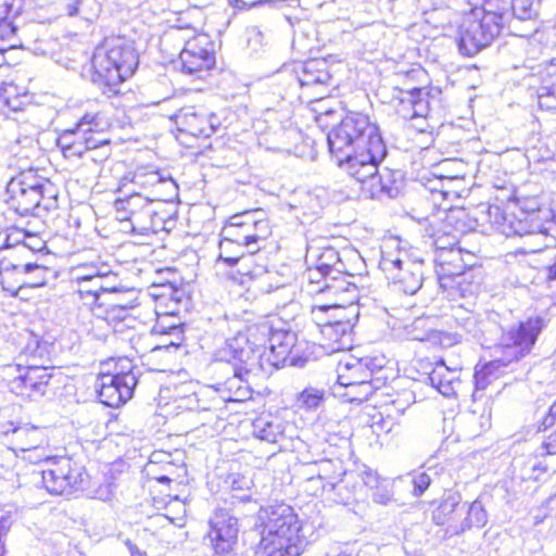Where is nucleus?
Listing matches in <instances>:
<instances>
[{
	"label": "nucleus",
	"mask_w": 556,
	"mask_h": 556,
	"mask_svg": "<svg viewBox=\"0 0 556 556\" xmlns=\"http://www.w3.org/2000/svg\"><path fill=\"white\" fill-rule=\"evenodd\" d=\"M116 280H117V275L113 273L112 267L110 266V273L106 274L105 276L101 277L100 285L103 286V288L101 289V296L104 294L113 295V294L121 292V290L118 289V287L115 283Z\"/></svg>",
	"instance_id": "052dcab7"
},
{
	"label": "nucleus",
	"mask_w": 556,
	"mask_h": 556,
	"mask_svg": "<svg viewBox=\"0 0 556 556\" xmlns=\"http://www.w3.org/2000/svg\"><path fill=\"white\" fill-rule=\"evenodd\" d=\"M394 94L393 101L397 114L404 119H413V108L416 97V88L410 90H397Z\"/></svg>",
	"instance_id": "49530a36"
},
{
	"label": "nucleus",
	"mask_w": 556,
	"mask_h": 556,
	"mask_svg": "<svg viewBox=\"0 0 556 556\" xmlns=\"http://www.w3.org/2000/svg\"><path fill=\"white\" fill-rule=\"evenodd\" d=\"M104 303H99L93 307V314L108 323L114 332L123 333L125 329H132L137 323L136 318L130 314L135 305L128 302L111 301L106 304V308L102 309Z\"/></svg>",
	"instance_id": "4be33fe9"
},
{
	"label": "nucleus",
	"mask_w": 556,
	"mask_h": 556,
	"mask_svg": "<svg viewBox=\"0 0 556 556\" xmlns=\"http://www.w3.org/2000/svg\"><path fill=\"white\" fill-rule=\"evenodd\" d=\"M25 458L33 463L45 460L46 468L34 470L36 482H41L51 494H71L84 488L88 475L85 468L67 456L50 457L39 448L26 451Z\"/></svg>",
	"instance_id": "39448f33"
},
{
	"label": "nucleus",
	"mask_w": 556,
	"mask_h": 556,
	"mask_svg": "<svg viewBox=\"0 0 556 556\" xmlns=\"http://www.w3.org/2000/svg\"><path fill=\"white\" fill-rule=\"evenodd\" d=\"M109 273L110 265L106 263L92 262L77 265L74 269V274L78 285V291H90L86 282L96 277H103Z\"/></svg>",
	"instance_id": "58836bf2"
},
{
	"label": "nucleus",
	"mask_w": 556,
	"mask_h": 556,
	"mask_svg": "<svg viewBox=\"0 0 556 556\" xmlns=\"http://www.w3.org/2000/svg\"><path fill=\"white\" fill-rule=\"evenodd\" d=\"M539 0H510L511 25L516 21H530L538 15Z\"/></svg>",
	"instance_id": "79ce46f5"
},
{
	"label": "nucleus",
	"mask_w": 556,
	"mask_h": 556,
	"mask_svg": "<svg viewBox=\"0 0 556 556\" xmlns=\"http://www.w3.org/2000/svg\"><path fill=\"white\" fill-rule=\"evenodd\" d=\"M354 278L345 269L326 278V282L317 292L324 294L329 302L354 305L358 301V288L350 279Z\"/></svg>",
	"instance_id": "aec40b11"
},
{
	"label": "nucleus",
	"mask_w": 556,
	"mask_h": 556,
	"mask_svg": "<svg viewBox=\"0 0 556 556\" xmlns=\"http://www.w3.org/2000/svg\"><path fill=\"white\" fill-rule=\"evenodd\" d=\"M247 253H241V257L231 266L240 276V283H245L247 280L262 278L267 274L264 257L258 254L261 247L255 249H247Z\"/></svg>",
	"instance_id": "bb28decb"
},
{
	"label": "nucleus",
	"mask_w": 556,
	"mask_h": 556,
	"mask_svg": "<svg viewBox=\"0 0 556 556\" xmlns=\"http://www.w3.org/2000/svg\"><path fill=\"white\" fill-rule=\"evenodd\" d=\"M321 311L313 313V323L319 329L321 334L320 345L327 354H333L340 351H348L353 345V328L355 323L344 320L339 325H326Z\"/></svg>",
	"instance_id": "f3484780"
},
{
	"label": "nucleus",
	"mask_w": 556,
	"mask_h": 556,
	"mask_svg": "<svg viewBox=\"0 0 556 556\" xmlns=\"http://www.w3.org/2000/svg\"><path fill=\"white\" fill-rule=\"evenodd\" d=\"M289 75L292 78L290 87L302 89L309 101L321 99L329 91L332 83V75L325 59H311L296 63Z\"/></svg>",
	"instance_id": "9d476101"
},
{
	"label": "nucleus",
	"mask_w": 556,
	"mask_h": 556,
	"mask_svg": "<svg viewBox=\"0 0 556 556\" xmlns=\"http://www.w3.org/2000/svg\"><path fill=\"white\" fill-rule=\"evenodd\" d=\"M328 147L339 167L351 177H368L388 150L378 125L358 112L348 113L327 136Z\"/></svg>",
	"instance_id": "f257e3e1"
},
{
	"label": "nucleus",
	"mask_w": 556,
	"mask_h": 556,
	"mask_svg": "<svg viewBox=\"0 0 556 556\" xmlns=\"http://www.w3.org/2000/svg\"><path fill=\"white\" fill-rule=\"evenodd\" d=\"M239 521L228 507H217L210 518L208 539L215 554L227 556L238 542Z\"/></svg>",
	"instance_id": "f8f14e48"
},
{
	"label": "nucleus",
	"mask_w": 556,
	"mask_h": 556,
	"mask_svg": "<svg viewBox=\"0 0 556 556\" xmlns=\"http://www.w3.org/2000/svg\"><path fill=\"white\" fill-rule=\"evenodd\" d=\"M464 514L466 516H462V523L455 525L453 532L462 534L472 527L483 528L488 523V513L480 498L475 500Z\"/></svg>",
	"instance_id": "e433bc0d"
},
{
	"label": "nucleus",
	"mask_w": 556,
	"mask_h": 556,
	"mask_svg": "<svg viewBox=\"0 0 556 556\" xmlns=\"http://www.w3.org/2000/svg\"><path fill=\"white\" fill-rule=\"evenodd\" d=\"M18 88L13 83H3L0 87V100H11L14 96H20Z\"/></svg>",
	"instance_id": "338daca9"
},
{
	"label": "nucleus",
	"mask_w": 556,
	"mask_h": 556,
	"mask_svg": "<svg viewBox=\"0 0 556 556\" xmlns=\"http://www.w3.org/2000/svg\"><path fill=\"white\" fill-rule=\"evenodd\" d=\"M226 225H232V227L250 226L256 227L261 237H268L270 235V227L268 220L264 217V212L261 210L245 211L239 214H235L229 217Z\"/></svg>",
	"instance_id": "c9c22d12"
},
{
	"label": "nucleus",
	"mask_w": 556,
	"mask_h": 556,
	"mask_svg": "<svg viewBox=\"0 0 556 556\" xmlns=\"http://www.w3.org/2000/svg\"><path fill=\"white\" fill-rule=\"evenodd\" d=\"M381 162H377L375 164L376 172L368 177H354L356 180L366 184H369L370 192L372 197L378 194H387L390 198H393L397 194L399 189L395 186L396 184V175L399 173L391 172L389 168H383L381 172L378 169Z\"/></svg>",
	"instance_id": "c85d7f7f"
},
{
	"label": "nucleus",
	"mask_w": 556,
	"mask_h": 556,
	"mask_svg": "<svg viewBox=\"0 0 556 556\" xmlns=\"http://www.w3.org/2000/svg\"><path fill=\"white\" fill-rule=\"evenodd\" d=\"M510 1L509 0H484L482 8H476L472 11L479 12L480 16H490L494 22L500 24L503 29L507 27L510 33H515V26L510 20Z\"/></svg>",
	"instance_id": "72a5a7b5"
},
{
	"label": "nucleus",
	"mask_w": 556,
	"mask_h": 556,
	"mask_svg": "<svg viewBox=\"0 0 556 556\" xmlns=\"http://www.w3.org/2000/svg\"><path fill=\"white\" fill-rule=\"evenodd\" d=\"M138 383V375L130 368L127 371L101 374L96 387L100 401L109 407H118L132 397Z\"/></svg>",
	"instance_id": "ddd939ff"
},
{
	"label": "nucleus",
	"mask_w": 556,
	"mask_h": 556,
	"mask_svg": "<svg viewBox=\"0 0 556 556\" xmlns=\"http://www.w3.org/2000/svg\"><path fill=\"white\" fill-rule=\"evenodd\" d=\"M542 450L543 454L556 455V430L543 441Z\"/></svg>",
	"instance_id": "774afa93"
},
{
	"label": "nucleus",
	"mask_w": 556,
	"mask_h": 556,
	"mask_svg": "<svg viewBox=\"0 0 556 556\" xmlns=\"http://www.w3.org/2000/svg\"><path fill=\"white\" fill-rule=\"evenodd\" d=\"M104 129L101 130V134L98 135L96 131H83L84 132V153L98 149L110 143V140L103 134Z\"/></svg>",
	"instance_id": "5fc2aeb1"
},
{
	"label": "nucleus",
	"mask_w": 556,
	"mask_h": 556,
	"mask_svg": "<svg viewBox=\"0 0 556 556\" xmlns=\"http://www.w3.org/2000/svg\"><path fill=\"white\" fill-rule=\"evenodd\" d=\"M253 433L263 441L275 443L282 435V428L269 417H260L253 422Z\"/></svg>",
	"instance_id": "a19ab883"
},
{
	"label": "nucleus",
	"mask_w": 556,
	"mask_h": 556,
	"mask_svg": "<svg viewBox=\"0 0 556 556\" xmlns=\"http://www.w3.org/2000/svg\"><path fill=\"white\" fill-rule=\"evenodd\" d=\"M329 275H327L324 270H319V268H317L313 264H309V266L307 268V279L311 282H316L318 285L321 283V286H323L326 282V278Z\"/></svg>",
	"instance_id": "69168bd1"
},
{
	"label": "nucleus",
	"mask_w": 556,
	"mask_h": 556,
	"mask_svg": "<svg viewBox=\"0 0 556 556\" xmlns=\"http://www.w3.org/2000/svg\"><path fill=\"white\" fill-rule=\"evenodd\" d=\"M315 311H321L324 313V318L327 320V323H325L326 325H339V323H343L344 320L356 323L358 317V308L355 305L339 302L313 305L311 308L312 320Z\"/></svg>",
	"instance_id": "2f4dec72"
},
{
	"label": "nucleus",
	"mask_w": 556,
	"mask_h": 556,
	"mask_svg": "<svg viewBox=\"0 0 556 556\" xmlns=\"http://www.w3.org/2000/svg\"><path fill=\"white\" fill-rule=\"evenodd\" d=\"M428 111L429 103L427 99V93H425L422 89L416 88V97L413 108V118L426 116L428 114Z\"/></svg>",
	"instance_id": "4d7b16f0"
},
{
	"label": "nucleus",
	"mask_w": 556,
	"mask_h": 556,
	"mask_svg": "<svg viewBox=\"0 0 556 556\" xmlns=\"http://www.w3.org/2000/svg\"><path fill=\"white\" fill-rule=\"evenodd\" d=\"M7 252L0 258L1 261L11 260L14 263L21 262H30L28 258L34 254L35 249L31 248L28 243L15 244L12 249L4 250Z\"/></svg>",
	"instance_id": "3c124183"
},
{
	"label": "nucleus",
	"mask_w": 556,
	"mask_h": 556,
	"mask_svg": "<svg viewBox=\"0 0 556 556\" xmlns=\"http://www.w3.org/2000/svg\"><path fill=\"white\" fill-rule=\"evenodd\" d=\"M116 218L126 223L124 230L136 235L155 233L159 228L153 200L134 190L129 195L114 201Z\"/></svg>",
	"instance_id": "0eeeda50"
},
{
	"label": "nucleus",
	"mask_w": 556,
	"mask_h": 556,
	"mask_svg": "<svg viewBox=\"0 0 556 556\" xmlns=\"http://www.w3.org/2000/svg\"><path fill=\"white\" fill-rule=\"evenodd\" d=\"M163 181L161 174L156 170L138 169L135 172L131 182L140 188L147 189Z\"/></svg>",
	"instance_id": "603ef678"
},
{
	"label": "nucleus",
	"mask_w": 556,
	"mask_h": 556,
	"mask_svg": "<svg viewBox=\"0 0 556 556\" xmlns=\"http://www.w3.org/2000/svg\"><path fill=\"white\" fill-rule=\"evenodd\" d=\"M326 391L315 387H306L295 399L299 408L305 410L317 409L325 401Z\"/></svg>",
	"instance_id": "37998d69"
},
{
	"label": "nucleus",
	"mask_w": 556,
	"mask_h": 556,
	"mask_svg": "<svg viewBox=\"0 0 556 556\" xmlns=\"http://www.w3.org/2000/svg\"><path fill=\"white\" fill-rule=\"evenodd\" d=\"M181 132L190 134L193 137H210L211 128L206 125V108L185 106L170 116Z\"/></svg>",
	"instance_id": "5701e85b"
},
{
	"label": "nucleus",
	"mask_w": 556,
	"mask_h": 556,
	"mask_svg": "<svg viewBox=\"0 0 556 556\" xmlns=\"http://www.w3.org/2000/svg\"><path fill=\"white\" fill-rule=\"evenodd\" d=\"M170 316L160 317L154 325V331L161 334L176 336L177 339L184 341L181 324L167 323Z\"/></svg>",
	"instance_id": "864d4df0"
},
{
	"label": "nucleus",
	"mask_w": 556,
	"mask_h": 556,
	"mask_svg": "<svg viewBox=\"0 0 556 556\" xmlns=\"http://www.w3.org/2000/svg\"><path fill=\"white\" fill-rule=\"evenodd\" d=\"M173 456L170 453L164 452V451H155L150 456V462L148 465V470L151 473H154L156 471V466H167L169 468H176V464L173 462Z\"/></svg>",
	"instance_id": "6e6d98bb"
},
{
	"label": "nucleus",
	"mask_w": 556,
	"mask_h": 556,
	"mask_svg": "<svg viewBox=\"0 0 556 556\" xmlns=\"http://www.w3.org/2000/svg\"><path fill=\"white\" fill-rule=\"evenodd\" d=\"M26 235L23 231L14 229L4 236L1 249L9 250L12 249L15 244L26 243L24 241Z\"/></svg>",
	"instance_id": "680f3d73"
},
{
	"label": "nucleus",
	"mask_w": 556,
	"mask_h": 556,
	"mask_svg": "<svg viewBox=\"0 0 556 556\" xmlns=\"http://www.w3.org/2000/svg\"><path fill=\"white\" fill-rule=\"evenodd\" d=\"M452 318L455 326L463 330L464 333L476 336L478 331V321L472 312L457 307L454 309Z\"/></svg>",
	"instance_id": "de8ad7c7"
},
{
	"label": "nucleus",
	"mask_w": 556,
	"mask_h": 556,
	"mask_svg": "<svg viewBox=\"0 0 556 556\" xmlns=\"http://www.w3.org/2000/svg\"><path fill=\"white\" fill-rule=\"evenodd\" d=\"M106 127L108 122L100 113H85L74 128L65 129L59 135L56 146L66 159L81 157L84 155L83 131H96L100 135Z\"/></svg>",
	"instance_id": "4468645a"
},
{
	"label": "nucleus",
	"mask_w": 556,
	"mask_h": 556,
	"mask_svg": "<svg viewBox=\"0 0 556 556\" xmlns=\"http://www.w3.org/2000/svg\"><path fill=\"white\" fill-rule=\"evenodd\" d=\"M14 271L24 278L21 279V286L31 288L42 287L47 283L48 268L35 262L12 263L11 260L0 262V273Z\"/></svg>",
	"instance_id": "a878e982"
},
{
	"label": "nucleus",
	"mask_w": 556,
	"mask_h": 556,
	"mask_svg": "<svg viewBox=\"0 0 556 556\" xmlns=\"http://www.w3.org/2000/svg\"><path fill=\"white\" fill-rule=\"evenodd\" d=\"M218 355L220 361H233L241 364V369H244L245 372L269 374L268 365H266V345L262 341L257 326L250 327L245 333L239 332L227 340Z\"/></svg>",
	"instance_id": "423d86ee"
},
{
	"label": "nucleus",
	"mask_w": 556,
	"mask_h": 556,
	"mask_svg": "<svg viewBox=\"0 0 556 556\" xmlns=\"http://www.w3.org/2000/svg\"><path fill=\"white\" fill-rule=\"evenodd\" d=\"M51 378L52 374L48 367L30 364L23 374L12 380L11 390L21 396H42Z\"/></svg>",
	"instance_id": "a211bd4d"
},
{
	"label": "nucleus",
	"mask_w": 556,
	"mask_h": 556,
	"mask_svg": "<svg viewBox=\"0 0 556 556\" xmlns=\"http://www.w3.org/2000/svg\"><path fill=\"white\" fill-rule=\"evenodd\" d=\"M371 379V372L363 362H354V368L346 375H339V383L344 387L366 384Z\"/></svg>",
	"instance_id": "a18cd8bd"
},
{
	"label": "nucleus",
	"mask_w": 556,
	"mask_h": 556,
	"mask_svg": "<svg viewBox=\"0 0 556 556\" xmlns=\"http://www.w3.org/2000/svg\"><path fill=\"white\" fill-rule=\"evenodd\" d=\"M544 326L543 318H529L527 321L520 323L517 328H511L504 333L501 340L503 355L485 364L481 369L476 370L473 375L475 392L484 390L489 386L490 376L494 370H497L501 366L505 367L514 361H519L529 354Z\"/></svg>",
	"instance_id": "20e7f679"
},
{
	"label": "nucleus",
	"mask_w": 556,
	"mask_h": 556,
	"mask_svg": "<svg viewBox=\"0 0 556 556\" xmlns=\"http://www.w3.org/2000/svg\"><path fill=\"white\" fill-rule=\"evenodd\" d=\"M465 511L463 496L458 491H446L438 506L432 511V520L438 526H445V533L453 536L460 533L453 532L454 526L462 523Z\"/></svg>",
	"instance_id": "6ab92c4d"
},
{
	"label": "nucleus",
	"mask_w": 556,
	"mask_h": 556,
	"mask_svg": "<svg viewBox=\"0 0 556 556\" xmlns=\"http://www.w3.org/2000/svg\"><path fill=\"white\" fill-rule=\"evenodd\" d=\"M538 97L542 110L556 112V96L549 87H541Z\"/></svg>",
	"instance_id": "13d9d810"
},
{
	"label": "nucleus",
	"mask_w": 556,
	"mask_h": 556,
	"mask_svg": "<svg viewBox=\"0 0 556 556\" xmlns=\"http://www.w3.org/2000/svg\"><path fill=\"white\" fill-rule=\"evenodd\" d=\"M10 182H17L20 187L30 190H37L45 198V211L56 207L58 189L49 179L38 176L31 168L21 172L16 177L10 179Z\"/></svg>",
	"instance_id": "b1692460"
},
{
	"label": "nucleus",
	"mask_w": 556,
	"mask_h": 556,
	"mask_svg": "<svg viewBox=\"0 0 556 556\" xmlns=\"http://www.w3.org/2000/svg\"><path fill=\"white\" fill-rule=\"evenodd\" d=\"M380 266L391 276L399 290L406 294H415L422 286L424 270L421 262L404 261L400 256L387 254L382 256Z\"/></svg>",
	"instance_id": "2eb2a0df"
},
{
	"label": "nucleus",
	"mask_w": 556,
	"mask_h": 556,
	"mask_svg": "<svg viewBox=\"0 0 556 556\" xmlns=\"http://www.w3.org/2000/svg\"><path fill=\"white\" fill-rule=\"evenodd\" d=\"M290 207L301 210L303 216L318 215L321 210L318 198L309 192L304 193L298 203L290 204Z\"/></svg>",
	"instance_id": "09e8293b"
},
{
	"label": "nucleus",
	"mask_w": 556,
	"mask_h": 556,
	"mask_svg": "<svg viewBox=\"0 0 556 556\" xmlns=\"http://www.w3.org/2000/svg\"><path fill=\"white\" fill-rule=\"evenodd\" d=\"M5 202L9 207L21 216L33 214L36 210H45V198L37 190L20 187L17 182H8Z\"/></svg>",
	"instance_id": "412c9836"
},
{
	"label": "nucleus",
	"mask_w": 556,
	"mask_h": 556,
	"mask_svg": "<svg viewBox=\"0 0 556 556\" xmlns=\"http://www.w3.org/2000/svg\"><path fill=\"white\" fill-rule=\"evenodd\" d=\"M424 382L430 383L446 397L456 395L462 384L457 369L447 367L443 362L437 363L431 371L426 372Z\"/></svg>",
	"instance_id": "393cba45"
},
{
	"label": "nucleus",
	"mask_w": 556,
	"mask_h": 556,
	"mask_svg": "<svg viewBox=\"0 0 556 556\" xmlns=\"http://www.w3.org/2000/svg\"><path fill=\"white\" fill-rule=\"evenodd\" d=\"M250 481L243 477H235L231 481V490H230V504L233 505L235 501H239L240 503L250 502L251 493L249 490Z\"/></svg>",
	"instance_id": "8fccbe9b"
},
{
	"label": "nucleus",
	"mask_w": 556,
	"mask_h": 556,
	"mask_svg": "<svg viewBox=\"0 0 556 556\" xmlns=\"http://www.w3.org/2000/svg\"><path fill=\"white\" fill-rule=\"evenodd\" d=\"M434 261L440 265L442 274L448 277L464 275L465 268L469 266L464 260L463 250L459 248L437 253Z\"/></svg>",
	"instance_id": "f704fd0d"
},
{
	"label": "nucleus",
	"mask_w": 556,
	"mask_h": 556,
	"mask_svg": "<svg viewBox=\"0 0 556 556\" xmlns=\"http://www.w3.org/2000/svg\"><path fill=\"white\" fill-rule=\"evenodd\" d=\"M314 468H316V478L323 482L324 490L327 486L330 491L334 490L344 473L342 464L338 460L320 459L314 463Z\"/></svg>",
	"instance_id": "4c0bfd02"
},
{
	"label": "nucleus",
	"mask_w": 556,
	"mask_h": 556,
	"mask_svg": "<svg viewBox=\"0 0 556 556\" xmlns=\"http://www.w3.org/2000/svg\"><path fill=\"white\" fill-rule=\"evenodd\" d=\"M222 236H228L235 238L241 242L245 249H255L260 247V242L266 240L267 237H261L256 227L247 226L242 227H232V225H225L222 229Z\"/></svg>",
	"instance_id": "ea45409f"
},
{
	"label": "nucleus",
	"mask_w": 556,
	"mask_h": 556,
	"mask_svg": "<svg viewBox=\"0 0 556 556\" xmlns=\"http://www.w3.org/2000/svg\"><path fill=\"white\" fill-rule=\"evenodd\" d=\"M245 247L232 237L222 236L219 242V260L230 267L241 257Z\"/></svg>",
	"instance_id": "c03bdc74"
},
{
	"label": "nucleus",
	"mask_w": 556,
	"mask_h": 556,
	"mask_svg": "<svg viewBox=\"0 0 556 556\" xmlns=\"http://www.w3.org/2000/svg\"><path fill=\"white\" fill-rule=\"evenodd\" d=\"M260 520L263 529L256 556L301 555V525L291 506L280 503L262 508Z\"/></svg>",
	"instance_id": "7ed1b4c3"
},
{
	"label": "nucleus",
	"mask_w": 556,
	"mask_h": 556,
	"mask_svg": "<svg viewBox=\"0 0 556 556\" xmlns=\"http://www.w3.org/2000/svg\"><path fill=\"white\" fill-rule=\"evenodd\" d=\"M306 262L313 264L319 270H324L329 276L345 269V264L341 261L339 252L332 247L308 249Z\"/></svg>",
	"instance_id": "c756f323"
},
{
	"label": "nucleus",
	"mask_w": 556,
	"mask_h": 556,
	"mask_svg": "<svg viewBox=\"0 0 556 556\" xmlns=\"http://www.w3.org/2000/svg\"><path fill=\"white\" fill-rule=\"evenodd\" d=\"M139 63L131 41L109 38L98 47L92 56L91 81L108 97L119 93V86L135 73Z\"/></svg>",
	"instance_id": "f03ea898"
},
{
	"label": "nucleus",
	"mask_w": 556,
	"mask_h": 556,
	"mask_svg": "<svg viewBox=\"0 0 556 556\" xmlns=\"http://www.w3.org/2000/svg\"><path fill=\"white\" fill-rule=\"evenodd\" d=\"M101 282V277H96L93 279L88 280L86 283L89 286L90 291H78L80 294H89L94 299V303H101V289L103 288Z\"/></svg>",
	"instance_id": "0e129e2a"
},
{
	"label": "nucleus",
	"mask_w": 556,
	"mask_h": 556,
	"mask_svg": "<svg viewBox=\"0 0 556 556\" xmlns=\"http://www.w3.org/2000/svg\"><path fill=\"white\" fill-rule=\"evenodd\" d=\"M479 12L466 14L458 29V49L463 55L473 56L489 47L503 30L490 16Z\"/></svg>",
	"instance_id": "1a4fd4ad"
},
{
	"label": "nucleus",
	"mask_w": 556,
	"mask_h": 556,
	"mask_svg": "<svg viewBox=\"0 0 556 556\" xmlns=\"http://www.w3.org/2000/svg\"><path fill=\"white\" fill-rule=\"evenodd\" d=\"M22 11V0H0V41L4 48L15 47L17 28L9 21L10 15H18Z\"/></svg>",
	"instance_id": "7c9ffc66"
},
{
	"label": "nucleus",
	"mask_w": 556,
	"mask_h": 556,
	"mask_svg": "<svg viewBox=\"0 0 556 556\" xmlns=\"http://www.w3.org/2000/svg\"><path fill=\"white\" fill-rule=\"evenodd\" d=\"M45 441L46 435L41 428L25 424L20 425L14 431L10 444L12 450L24 452L39 448Z\"/></svg>",
	"instance_id": "473e14b6"
},
{
	"label": "nucleus",
	"mask_w": 556,
	"mask_h": 556,
	"mask_svg": "<svg viewBox=\"0 0 556 556\" xmlns=\"http://www.w3.org/2000/svg\"><path fill=\"white\" fill-rule=\"evenodd\" d=\"M522 217L513 216L503 232L507 236L529 237L536 245L533 251H541L556 245V220L542 223L535 213H521Z\"/></svg>",
	"instance_id": "9b49d317"
},
{
	"label": "nucleus",
	"mask_w": 556,
	"mask_h": 556,
	"mask_svg": "<svg viewBox=\"0 0 556 556\" xmlns=\"http://www.w3.org/2000/svg\"><path fill=\"white\" fill-rule=\"evenodd\" d=\"M257 328L264 344L266 342L269 344L266 348V365L269 374L287 365L296 367L304 365L306 359L300 356L298 334L294 331L274 329L267 324H262Z\"/></svg>",
	"instance_id": "6e6552de"
},
{
	"label": "nucleus",
	"mask_w": 556,
	"mask_h": 556,
	"mask_svg": "<svg viewBox=\"0 0 556 556\" xmlns=\"http://www.w3.org/2000/svg\"><path fill=\"white\" fill-rule=\"evenodd\" d=\"M427 320L417 318L406 328V332L412 340L424 341L428 339V330L425 329Z\"/></svg>",
	"instance_id": "bf43d9fd"
},
{
	"label": "nucleus",
	"mask_w": 556,
	"mask_h": 556,
	"mask_svg": "<svg viewBox=\"0 0 556 556\" xmlns=\"http://www.w3.org/2000/svg\"><path fill=\"white\" fill-rule=\"evenodd\" d=\"M454 223L458 224L459 218L454 214H450L446 220L431 235L432 244L435 247V254L456 249L459 236L464 232V229L462 226L453 228Z\"/></svg>",
	"instance_id": "cd10ccee"
},
{
	"label": "nucleus",
	"mask_w": 556,
	"mask_h": 556,
	"mask_svg": "<svg viewBox=\"0 0 556 556\" xmlns=\"http://www.w3.org/2000/svg\"><path fill=\"white\" fill-rule=\"evenodd\" d=\"M431 479L428 473L419 472L416 473L413 478L414 483V493L416 495H421L430 485Z\"/></svg>",
	"instance_id": "e2e57ef3"
},
{
	"label": "nucleus",
	"mask_w": 556,
	"mask_h": 556,
	"mask_svg": "<svg viewBox=\"0 0 556 556\" xmlns=\"http://www.w3.org/2000/svg\"><path fill=\"white\" fill-rule=\"evenodd\" d=\"M181 71L187 74L207 72L215 64L214 45L205 34H199L186 41L179 54Z\"/></svg>",
	"instance_id": "dca6fc26"
}]
</instances>
